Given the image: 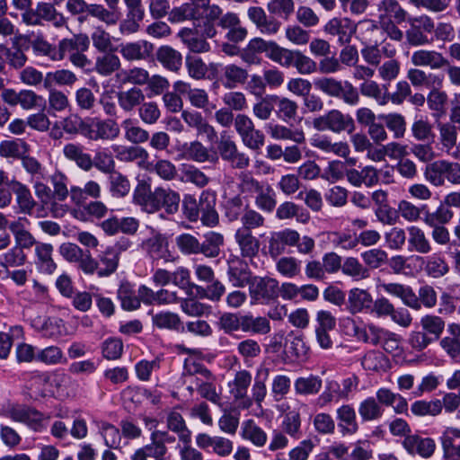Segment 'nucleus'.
I'll return each instance as SVG.
<instances>
[{"label":"nucleus","instance_id":"obj_42","mask_svg":"<svg viewBox=\"0 0 460 460\" xmlns=\"http://www.w3.org/2000/svg\"><path fill=\"white\" fill-rule=\"evenodd\" d=\"M378 20H393L402 23L407 20V12L397 0H382L377 4Z\"/></svg>","mask_w":460,"mask_h":460},{"label":"nucleus","instance_id":"obj_23","mask_svg":"<svg viewBox=\"0 0 460 460\" xmlns=\"http://www.w3.org/2000/svg\"><path fill=\"white\" fill-rule=\"evenodd\" d=\"M411 62L415 66H426L433 70L445 68L448 59L441 52L434 49H418L411 54Z\"/></svg>","mask_w":460,"mask_h":460},{"label":"nucleus","instance_id":"obj_13","mask_svg":"<svg viewBox=\"0 0 460 460\" xmlns=\"http://www.w3.org/2000/svg\"><path fill=\"white\" fill-rule=\"evenodd\" d=\"M218 151L221 158L226 161L232 168L245 169L250 164L249 156L245 153L240 152L234 141L229 137H221Z\"/></svg>","mask_w":460,"mask_h":460},{"label":"nucleus","instance_id":"obj_62","mask_svg":"<svg viewBox=\"0 0 460 460\" xmlns=\"http://www.w3.org/2000/svg\"><path fill=\"white\" fill-rule=\"evenodd\" d=\"M29 152L28 144L22 140H4L0 142V156L3 158L21 159Z\"/></svg>","mask_w":460,"mask_h":460},{"label":"nucleus","instance_id":"obj_18","mask_svg":"<svg viewBox=\"0 0 460 460\" xmlns=\"http://www.w3.org/2000/svg\"><path fill=\"white\" fill-rule=\"evenodd\" d=\"M141 246L153 260H164L165 262L174 261L173 255L169 251L168 240L162 234H155L143 241Z\"/></svg>","mask_w":460,"mask_h":460},{"label":"nucleus","instance_id":"obj_49","mask_svg":"<svg viewBox=\"0 0 460 460\" xmlns=\"http://www.w3.org/2000/svg\"><path fill=\"white\" fill-rule=\"evenodd\" d=\"M93 423L108 448L119 449L121 447L122 435L119 428L104 420H94Z\"/></svg>","mask_w":460,"mask_h":460},{"label":"nucleus","instance_id":"obj_31","mask_svg":"<svg viewBox=\"0 0 460 460\" xmlns=\"http://www.w3.org/2000/svg\"><path fill=\"white\" fill-rule=\"evenodd\" d=\"M421 261L425 274L432 279H439L447 275L450 267L446 258L440 253L436 252L427 257H417Z\"/></svg>","mask_w":460,"mask_h":460},{"label":"nucleus","instance_id":"obj_38","mask_svg":"<svg viewBox=\"0 0 460 460\" xmlns=\"http://www.w3.org/2000/svg\"><path fill=\"white\" fill-rule=\"evenodd\" d=\"M134 199L136 203L140 205L142 208L148 213H154L159 210L160 203L157 188H155L154 191H151L148 186L140 184L134 191Z\"/></svg>","mask_w":460,"mask_h":460},{"label":"nucleus","instance_id":"obj_12","mask_svg":"<svg viewBox=\"0 0 460 460\" xmlns=\"http://www.w3.org/2000/svg\"><path fill=\"white\" fill-rule=\"evenodd\" d=\"M299 241V233L294 229L286 228L270 233L268 240V252L273 259L285 253L288 246L294 247Z\"/></svg>","mask_w":460,"mask_h":460},{"label":"nucleus","instance_id":"obj_21","mask_svg":"<svg viewBox=\"0 0 460 460\" xmlns=\"http://www.w3.org/2000/svg\"><path fill=\"white\" fill-rule=\"evenodd\" d=\"M173 89L180 94H186L190 103L197 109H215V105L210 104L208 92L204 89L191 88L189 83L181 80L173 84Z\"/></svg>","mask_w":460,"mask_h":460},{"label":"nucleus","instance_id":"obj_4","mask_svg":"<svg viewBox=\"0 0 460 460\" xmlns=\"http://www.w3.org/2000/svg\"><path fill=\"white\" fill-rule=\"evenodd\" d=\"M248 284L252 304L269 305L279 297V281L273 278L255 276Z\"/></svg>","mask_w":460,"mask_h":460},{"label":"nucleus","instance_id":"obj_63","mask_svg":"<svg viewBox=\"0 0 460 460\" xmlns=\"http://www.w3.org/2000/svg\"><path fill=\"white\" fill-rule=\"evenodd\" d=\"M341 272L354 280H362L369 277L368 269L356 257H347L342 261Z\"/></svg>","mask_w":460,"mask_h":460},{"label":"nucleus","instance_id":"obj_2","mask_svg":"<svg viewBox=\"0 0 460 460\" xmlns=\"http://www.w3.org/2000/svg\"><path fill=\"white\" fill-rule=\"evenodd\" d=\"M3 415L15 422L25 424L35 432L45 430L49 420V416H46L36 409L23 404L8 407Z\"/></svg>","mask_w":460,"mask_h":460},{"label":"nucleus","instance_id":"obj_56","mask_svg":"<svg viewBox=\"0 0 460 460\" xmlns=\"http://www.w3.org/2000/svg\"><path fill=\"white\" fill-rule=\"evenodd\" d=\"M144 100L145 94L143 91L137 87H132L118 93L119 105L126 112L132 111L136 107L141 105Z\"/></svg>","mask_w":460,"mask_h":460},{"label":"nucleus","instance_id":"obj_51","mask_svg":"<svg viewBox=\"0 0 460 460\" xmlns=\"http://www.w3.org/2000/svg\"><path fill=\"white\" fill-rule=\"evenodd\" d=\"M156 58L167 70L177 72L182 66L181 54L170 46H162L157 49Z\"/></svg>","mask_w":460,"mask_h":460},{"label":"nucleus","instance_id":"obj_37","mask_svg":"<svg viewBox=\"0 0 460 460\" xmlns=\"http://www.w3.org/2000/svg\"><path fill=\"white\" fill-rule=\"evenodd\" d=\"M166 425L169 430L178 436V438L183 444H190L191 431L187 427L186 421L181 413L176 409H172L166 414Z\"/></svg>","mask_w":460,"mask_h":460},{"label":"nucleus","instance_id":"obj_44","mask_svg":"<svg viewBox=\"0 0 460 460\" xmlns=\"http://www.w3.org/2000/svg\"><path fill=\"white\" fill-rule=\"evenodd\" d=\"M357 25L358 38L363 45L379 44L382 41V31L378 22L366 19Z\"/></svg>","mask_w":460,"mask_h":460},{"label":"nucleus","instance_id":"obj_9","mask_svg":"<svg viewBox=\"0 0 460 460\" xmlns=\"http://www.w3.org/2000/svg\"><path fill=\"white\" fill-rule=\"evenodd\" d=\"M410 28L406 31L407 42L414 47L428 45L431 42L427 33L434 31V22L428 15L410 17L408 20Z\"/></svg>","mask_w":460,"mask_h":460},{"label":"nucleus","instance_id":"obj_16","mask_svg":"<svg viewBox=\"0 0 460 460\" xmlns=\"http://www.w3.org/2000/svg\"><path fill=\"white\" fill-rule=\"evenodd\" d=\"M402 446L409 455H418L423 458L431 457L436 450V443L433 438L417 434L406 436L402 442Z\"/></svg>","mask_w":460,"mask_h":460},{"label":"nucleus","instance_id":"obj_52","mask_svg":"<svg viewBox=\"0 0 460 460\" xmlns=\"http://www.w3.org/2000/svg\"><path fill=\"white\" fill-rule=\"evenodd\" d=\"M77 81L75 74L68 69H58L48 72L44 78V88L51 89L54 86H72Z\"/></svg>","mask_w":460,"mask_h":460},{"label":"nucleus","instance_id":"obj_41","mask_svg":"<svg viewBox=\"0 0 460 460\" xmlns=\"http://www.w3.org/2000/svg\"><path fill=\"white\" fill-rule=\"evenodd\" d=\"M247 79V70L237 65L229 64L222 68L220 81L226 89L230 90L242 85L246 83Z\"/></svg>","mask_w":460,"mask_h":460},{"label":"nucleus","instance_id":"obj_55","mask_svg":"<svg viewBox=\"0 0 460 460\" xmlns=\"http://www.w3.org/2000/svg\"><path fill=\"white\" fill-rule=\"evenodd\" d=\"M361 366L370 372L385 371L389 367V359L383 352L371 349L362 357Z\"/></svg>","mask_w":460,"mask_h":460},{"label":"nucleus","instance_id":"obj_57","mask_svg":"<svg viewBox=\"0 0 460 460\" xmlns=\"http://www.w3.org/2000/svg\"><path fill=\"white\" fill-rule=\"evenodd\" d=\"M98 277L105 278L113 274L119 266V258L107 247L98 255Z\"/></svg>","mask_w":460,"mask_h":460},{"label":"nucleus","instance_id":"obj_26","mask_svg":"<svg viewBox=\"0 0 460 460\" xmlns=\"http://www.w3.org/2000/svg\"><path fill=\"white\" fill-rule=\"evenodd\" d=\"M153 50V44L144 40L119 45V52L128 61L146 60L152 55Z\"/></svg>","mask_w":460,"mask_h":460},{"label":"nucleus","instance_id":"obj_39","mask_svg":"<svg viewBox=\"0 0 460 460\" xmlns=\"http://www.w3.org/2000/svg\"><path fill=\"white\" fill-rule=\"evenodd\" d=\"M89 44L88 37L82 34L61 40L57 45V61L63 60L66 55L70 58L76 50H87Z\"/></svg>","mask_w":460,"mask_h":460},{"label":"nucleus","instance_id":"obj_8","mask_svg":"<svg viewBox=\"0 0 460 460\" xmlns=\"http://www.w3.org/2000/svg\"><path fill=\"white\" fill-rule=\"evenodd\" d=\"M51 23L55 28L67 27V18L49 2H38L31 12L27 26H42L44 22Z\"/></svg>","mask_w":460,"mask_h":460},{"label":"nucleus","instance_id":"obj_15","mask_svg":"<svg viewBox=\"0 0 460 460\" xmlns=\"http://www.w3.org/2000/svg\"><path fill=\"white\" fill-rule=\"evenodd\" d=\"M45 307L42 304L32 303L23 309L22 314L35 331L49 336V329L53 324V320L46 315Z\"/></svg>","mask_w":460,"mask_h":460},{"label":"nucleus","instance_id":"obj_22","mask_svg":"<svg viewBox=\"0 0 460 460\" xmlns=\"http://www.w3.org/2000/svg\"><path fill=\"white\" fill-rule=\"evenodd\" d=\"M377 288L390 296L400 298L405 305L412 309L419 310L420 308L419 299L410 286L401 283L379 282Z\"/></svg>","mask_w":460,"mask_h":460},{"label":"nucleus","instance_id":"obj_28","mask_svg":"<svg viewBox=\"0 0 460 460\" xmlns=\"http://www.w3.org/2000/svg\"><path fill=\"white\" fill-rule=\"evenodd\" d=\"M24 223H29L26 218L19 217L9 224V230L13 235L14 245L27 252L39 243L33 234L25 228Z\"/></svg>","mask_w":460,"mask_h":460},{"label":"nucleus","instance_id":"obj_45","mask_svg":"<svg viewBox=\"0 0 460 460\" xmlns=\"http://www.w3.org/2000/svg\"><path fill=\"white\" fill-rule=\"evenodd\" d=\"M178 37L191 52L205 53L210 49L209 43L194 29L182 28L179 31Z\"/></svg>","mask_w":460,"mask_h":460},{"label":"nucleus","instance_id":"obj_25","mask_svg":"<svg viewBox=\"0 0 460 460\" xmlns=\"http://www.w3.org/2000/svg\"><path fill=\"white\" fill-rule=\"evenodd\" d=\"M187 390L192 393L194 390L203 398L214 404H220L221 395L217 389V377L211 373L203 379H195L193 385H188Z\"/></svg>","mask_w":460,"mask_h":460},{"label":"nucleus","instance_id":"obj_43","mask_svg":"<svg viewBox=\"0 0 460 460\" xmlns=\"http://www.w3.org/2000/svg\"><path fill=\"white\" fill-rule=\"evenodd\" d=\"M359 93L364 97L373 99L380 106H385L390 102L388 88L374 80L363 82L359 85Z\"/></svg>","mask_w":460,"mask_h":460},{"label":"nucleus","instance_id":"obj_29","mask_svg":"<svg viewBox=\"0 0 460 460\" xmlns=\"http://www.w3.org/2000/svg\"><path fill=\"white\" fill-rule=\"evenodd\" d=\"M375 398L382 407H393L395 413L407 414L408 402L402 394L381 387L376 390Z\"/></svg>","mask_w":460,"mask_h":460},{"label":"nucleus","instance_id":"obj_40","mask_svg":"<svg viewBox=\"0 0 460 460\" xmlns=\"http://www.w3.org/2000/svg\"><path fill=\"white\" fill-rule=\"evenodd\" d=\"M65 157L73 161L83 171L89 172L93 167V158L90 154L84 152V146L79 144L68 143L63 147Z\"/></svg>","mask_w":460,"mask_h":460},{"label":"nucleus","instance_id":"obj_33","mask_svg":"<svg viewBox=\"0 0 460 460\" xmlns=\"http://www.w3.org/2000/svg\"><path fill=\"white\" fill-rule=\"evenodd\" d=\"M234 240L239 247L243 258L252 259L260 251V241L245 228H238L234 234Z\"/></svg>","mask_w":460,"mask_h":460},{"label":"nucleus","instance_id":"obj_10","mask_svg":"<svg viewBox=\"0 0 460 460\" xmlns=\"http://www.w3.org/2000/svg\"><path fill=\"white\" fill-rule=\"evenodd\" d=\"M119 127L113 119H87L84 137L93 140H113L119 135Z\"/></svg>","mask_w":460,"mask_h":460},{"label":"nucleus","instance_id":"obj_5","mask_svg":"<svg viewBox=\"0 0 460 460\" xmlns=\"http://www.w3.org/2000/svg\"><path fill=\"white\" fill-rule=\"evenodd\" d=\"M175 440L166 431L155 430L150 435V443L137 449L131 456V460H147V458L157 459L168 454L166 443Z\"/></svg>","mask_w":460,"mask_h":460},{"label":"nucleus","instance_id":"obj_3","mask_svg":"<svg viewBox=\"0 0 460 460\" xmlns=\"http://www.w3.org/2000/svg\"><path fill=\"white\" fill-rule=\"evenodd\" d=\"M313 127L318 131L329 130L335 134L347 132L352 134L356 128L355 121L349 114L333 109L313 119Z\"/></svg>","mask_w":460,"mask_h":460},{"label":"nucleus","instance_id":"obj_60","mask_svg":"<svg viewBox=\"0 0 460 460\" xmlns=\"http://www.w3.org/2000/svg\"><path fill=\"white\" fill-rule=\"evenodd\" d=\"M323 381L318 376L309 375L296 379L294 389L299 395H314L320 392Z\"/></svg>","mask_w":460,"mask_h":460},{"label":"nucleus","instance_id":"obj_14","mask_svg":"<svg viewBox=\"0 0 460 460\" xmlns=\"http://www.w3.org/2000/svg\"><path fill=\"white\" fill-rule=\"evenodd\" d=\"M343 323L346 326L351 327L353 335L357 340L374 346L380 345L387 332V330L374 323H367L360 327L350 318L345 319Z\"/></svg>","mask_w":460,"mask_h":460},{"label":"nucleus","instance_id":"obj_59","mask_svg":"<svg viewBox=\"0 0 460 460\" xmlns=\"http://www.w3.org/2000/svg\"><path fill=\"white\" fill-rule=\"evenodd\" d=\"M242 331L254 334H268L270 332V321L264 316L242 315Z\"/></svg>","mask_w":460,"mask_h":460},{"label":"nucleus","instance_id":"obj_20","mask_svg":"<svg viewBox=\"0 0 460 460\" xmlns=\"http://www.w3.org/2000/svg\"><path fill=\"white\" fill-rule=\"evenodd\" d=\"M310 145L327 155L346 158L350 153L349 146L345 141L333 142L327 135L314 134L310 138Z\"/></svg>","mask_w":460,"mask_h":460},{"label":"nucleus","instance_id":"obj_11","mask_svg":"<svg viewBox=\"0 0 460 460\" xmlns=\"http://www.w3.org/2000/svg\"><path fill=\"white\" fill-rule=\"evenodd\" d=\"M357 30V23L348 17H333L323 26V31L337 38L340 45L349 44Z\"/></svg>","mask_w":460,"mask_h":460},{"label":"nucleus","instance_id":"obj_46","mask_svg":"<svg viewBox=\"0 0 460 460\" xmlns=\"http://www.w3.org/2000/svg\"><path fill=\"white\" fill-rule=\"evenodd\" d=\"M407 232L408 250L410 252L427 254L432 251V245L421 228L411 226L407 227Z\"/></svg>","mask_w":460,"mask_h":460},{"label":"nucleus","instance_id":"obj_54","mask_svg":"<svg viewBox=\"0 0 460 460\" xmlns=\"http://www.w3.org/2000/svg\"><path fill=\"white\" fill-rule=\"evenodd\" d=\"M27 261L28 253L14 244L0 254V267L4 270L22 267Z\"/></svg>","mask_w":460,"mask_h":460},{"label":"nucleus","instance_id":"obj_64","mask_svg":"<svg viewBox=\"0 0 460 460\" xmlns=\"http://www.w3.org/2000/svg\"><path fill=\"white\" fill-rule=\"evenodd\" d=\"M205 240L200 243L199 253L208 258L219 255L221 246L224 244V236L217 232H208L204 235Z\"/></svg>","mask_w":460,"mask_h":460},{"label":"nucleus","instance_id":"obj_34","mask_svg":"<svg viewBox=\"0 0 460 460\" xmlns=\"http://www.w3.org/2000/svg\"><path fill=\"white\" fill-rule=\"evenodd\" d=\"M299 410L300 408L290 409L289 406L283 409L281 430L294 439H299L302 436V419Z\"/></svg>","mask_w":460,"mask_h":460},{"label":"nucleus","instance_id":"obj_61","mask_svg":"<svg viewBox=\"0 0 460 460\" xmlns=\"http://www.w3.org/2000/svg\"><path fill=\"white\" fill-rule=\"evenodd\" d=\"M315 447L316 442L314 439L305 438L288 452V458L284 454H277L273 460H307Z\"/></svg>","mask_w":460,"mask_h":460},{"label":"nucleus","instance_id":"obj_1","mask_svg":"<svg viewBox=\"0 0 460 460\" xmlns=\"http://www.w3.org/2000/svg\"><path fill=\"white\" fill-rule=\"evenodd\" d=\"M411 154L421 163L428 164L424 169V179L434 187H442L446 181L460 185V164L445 159L433 161L437 155L431 144H413Z\"/></svg>","mask_w":460,"mask_h":460},{"label":"nucleus","instance_id":"obj_50","mask_svg":"<svg viewBox=\"0 0 460 460\" xmlns=\"http://www.w3.org/2000/svg\"><path fill=\"white\" fill-rule=\"evenodd\" d=\"M266 131L275 140H291L296 144H302L305 140V133L301 129H291L287 126L270 123L266 126Z\"/></svg>","mask_w":460,"mask_h":460},{"label":"nucleus","instance_id":"obj_35","mask_svg":"<svg viewBox=\"0 0 460 460\" xmlns=\"http://www.w3.org/2000/svg\"><path fill=\"white\" fill-rule=\"evenodd\" d=\"M53 250L50 243H39L35 246V264L40 272L50 275L56 270L57 264L52 258Z\"/></svg>","mask_w":460,"mask_h":460},{"label":"nucleus","instance_id":"obj_17","mask_svg":"<svg viewBox=\"0 0 460 460\" xmlns=\"http://www.w3.org/2000/svg\"><path fill=\"white\" fill-rule=\"evenodd\" d=\"M339 432L343 436H352L359 429L357 413L352 404L343 403L335 411Z\"/></svg>","mask_w":460,"mask_h":460},{"label":"nucleus","instance_id":"obj_48","mask_svg":"<svg viewBox=\"0 0 460 460\" xmlns=\"http://www.w3.org/2000/svg\"><path fill=\"white\" fill-rule=\"evenodd\" d=\"M273 102L276 116L280 120L289 122L296 119L298 104L296 101L274 94Z\"/></svg>","mask_w":460,"mask_h":460},{"label":"nucleus","instance_id":"obj_53","mask_svg":"<svg viewBox=\"0 0 460 460\" xmlns=\"http://www.w3.org/2000/svg\"><path fill=\"white\" fill-rule=\"evenodd\" d=\"M270 376V369L265 366H260L256 370L254 383L252 386L251 398L252 402H254L259 407L261 406V402L264 401L267 395L266 382Z\"/></svg>","mask_w":460,"mask_h":460},{"label":"nucleus","instance_id":"obj_6","mask_svg":"<svg viewBox=\"0 0 460 460\" xmlns=\"http://www.w3.org/2000/svg\"><path fill=\"white\" fill-rule=\"evenodd\" d=\"M1 99L7 105L20 106L24 111L37 110L45 104L43 96L30 89H5L1 93Z\"/></svg>","mask_w":460,"mask_h":460},{"label":"nucleus","instance_id":"obj_47","mask_svg":"<svg viewBox=\"0 0 460 460\" xmlns=\"http://www.w3.org/2000/svg\"><path fill=\"white\" fill-rule=\"evenodd\" d=\"M358 411L362 422H373L383 417L385 408L378 403L374 396H367L358 403Z\"/></svg>","mask_w":460,"mask_h":460},{"label":"nucleus","instance_id":"obj_19","mask_svg":"<svg viewBox=\"0 0 460 460\" xmlns=\"http://www.w3.org/2000/svg\"><path fill=\"white\" fill-rule=\"evenodd\" d=\"M111 148L119 161L124 163L137 161L140 167L150 170L152 164L148 162L149 155L145 148L138 146L122 145H113Z\"/></svg>","mask_w":460,"mask_h":460},{"label":"nucleus","instance_id":"obj_32","mask_svg":"<svg viewBox=\"0 0 460 460\" xmlns=\"http://www.w3.org/2000/svg\"><path fill=\"white\" fill-rule=\"evenodd\" d=\"M12 187L15 195L17 211L29 216L32 215L37 202L34 200L29 187L16 180H12Z\"/></svg>","mask_w":460,"mask_h":460},{"label":"nucleus","instance_id":"obj_27","mask_svg":"<svg viewBox=\"0 0 460 460\" xmlns=\"http://www.w3.org/2000/svg\"><path fill=\"white\" fill-rule=\"evenodd\" d=\"M406 77L416 88L443 87L444 84L443 75L426 72L420 68H410Z\"/></svg>","mask_w":460,"mask_h":460},{"label":"nucleus","instance_id":"obj_30","mask_svg":"<svg viewBox=\"0 0 460 460\" xmlns=\"http://www.w3.org/2000/svg\"><path fill=\"white\" fill-rule=\"evenodd\" d=\"M181 119L190 128H195L198 135H204L210 141L217 138L214 127L208 123L200 112L183 110L181 111Z\"/></svg>","mask_w":460,"mask_h":460},{"label":"nucleus","instance_id":"obj_24","mask_svg":"<svg viewBox=\"0 0 460 460\" xmlns=\"http://www.w3.org/2000/svg\"><path fill=\"white\" fill-rule=\"evenodd\" d=\"M373 307V296L367 289L354 288L349 291L347 309L352 314L370 313Z\"/></svg>","mask_w":460,"mask_h":460},{"label":"nucleus","instance_id":"obj_58","mask_svg":"<svg viewBox=\"0 0 460 460\" xmlns=\"http://www.w3.org/2000/svg\"><path fill=\"white\" fill-rule=\"evenodd\" d=\"M120 66L119 58L111 51H108L96 58L94 70L102 76H108L119 70Z\"/></svg>","mask_w":460,"mask_h":460},{"label":"nucleus","instance_id":"obj_7","mask_svg":"<svg viewBox=\"0 0 460 460\" xmlns=\"http://www.w3.org/2000/svg\"><path fill=\"white\" fill-rule=\"evenodd\" d=\"M252 380V374L248 370L242 369L237 371L233 380L227 384L229 393L240 410H247L252 406V400L248 396Z\"/></svg>","mask_w":460,"mask_h":460},{"label":"nucleus","instance_id":"obj_36","mask_svg":"<svg viewBox=\"0 0 460 460\" xmlns=\"http://www.w3.org/2000/svg\"><path fill=\"white\" fill-rule=\"evenodd\" d=\"M240 436L243 440L249 441L257 447H264L268 441L266 431L252 419L242 422Z\"/></svg>","mask_w":460,"mask_h":460}]
</instances>
